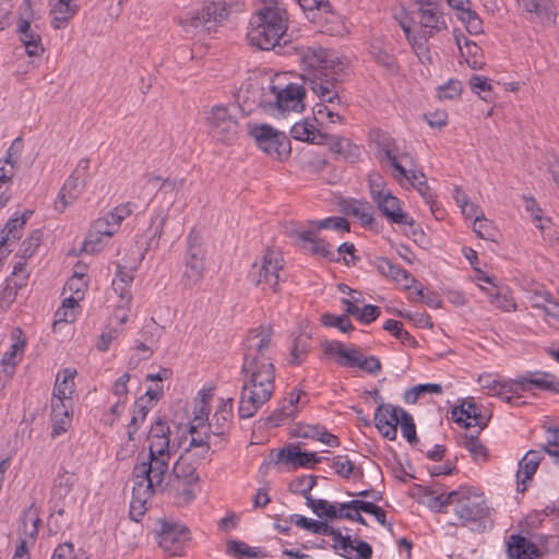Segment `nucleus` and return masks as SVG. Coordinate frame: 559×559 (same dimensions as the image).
Masks as SVG:
<instances>
[{
    "label": "nucleus",
    "mask_w": 559,
    "mask_h": 559,
    "mask_svg": "<svg viewBox=\"0 0 559 559\" xmlns=\"http://www.w3.org/2000/svg\"><path fill=\"white\" fill-rule=\"evenodd\" d=\"M466 32L471 35H480L484 33V22L479 14L472 8V3L455 15Z\"/></svg>",
    "instance_id": "obj_38"
},
{
    "label": "nucleus",
    "mask_w": 559,
    "mask_h": 559,
    "mask_svg": "<svg viewBox=\"0 0 559 559\" xmlns=\"http://www.w3.org/2000/svg\"><path fill=\"white\" fill-rule=\"evenodd\" d=\"M368 183L370 197L373 200V202L380 199L382 195H384L385 192H391L389 189L385 188V182L382 176L379 174L369 175Z\"/></svg>",
    "instance_id": "obj_62"
},
{
    "label": "nucleus",
    "mask_w": 559,
    "mask_h": 559,
    "mask_svg": "<svg viewBox=\"0 0 559 559\" xmlns=\"http://www.w3.org/2000/svg\"><path fill=\"white\" fill-rule=\"evenodd\" d=\"M310 224L318 229L332 228L342 233L349 231V223L344 217H328L321 221H313Z\"/></svg>",
    "instance_id": "obj_61"
},
{
    "label": "nucleus",
    "mask_w": 559,
    "mask_h": 559,
    "mask_svg": "<svg viewBox=\"0 0 559 559\" xmlns=\"http://www.w3.org/2000/svg\"><path fill=\"white\" fill-rule=\"evenodd\" d=\"M305 83L321 100L337 98V83L344 72V62L329 49L320 46L302 47L299 51Z\"/></svg>",
    "instance_id": "obj_3"
},
{
    "label": "nucleus",
    "mask_w": 559,
    "mask_h": 559,
    "mask_svg": "<svg viewBox=\"0 0 559 559\" xmlns=\"http://www.w3.org/2000/svg\"><path fill=\"white\" fill-rule=\"evenodd\" d=\"M272 337V329L259 326L249 331L243 345L241 373L245 376L238 416L240 419L253 417L266 404L274 392L275 367L266 355Z\"/></svg>",
    "instance_id": "obj_1"
},
{
    "label": "nucleus",
    "mask_w": 559,
    "mask_h": 559,
    "mask_svg": "<svg viewBox=\"0 0 559 559\" xmlns=\"http://www.w3.org/2000/svg\"><path fill=\"white\" fill-rule=\"evenodd\" d=\"M248 134L266 155L278 160L287 158L292 152L288 136L267 123H249Z\"/></svg>",
    "instance_id": "obj_6"
},
{
    "label": "nucleus",
    "mask_w": 559,
    "mask_h": 559,
    "mask_svg": "<svg viewBox=\"0 0 559 559\" xmlns=\"http://www.w3.org/2000/svg\"><path fill=\"white\" fill-rule=\"evenodd\" d=\"M302 391L298 393L292 392L288 399H284L278 407L265 418L264 425L267 427H278L286 419L294 417L296 413V404L300 401Z\"/></svg>",
    "instance_id": "obj_31"
},
{
    "label": "nucleus",
    "mask_w": 559,
    "mask_h": 559,
    "mask_svg": "<svg viewBox=\"0 0 559 559\" xmlns=\"http://www.w3.org/2000/svg\"><path fill=\"white\" fill-rule=\"evenodd\" d=\"M544 304H533V307L543 310L545 320L550 326L559 329V302L554 300L549 293L544 296Z\"/></svg>",
    "instance_id": "obj_48"
},
{
    "label": "nucleus",
    "mask_w": 559,
    "mask_h": 559,
    "mask_svg": "<svg viewBox=\"0 0 559 559\" xmlns=\"http://www.w3.org/2000/svg\"><path fill=\"white\" fill-rule=\"evenodd\" d=\"M286 12L278 8L263 7L249 21L247 38L251 46L261 50L273 49L285 38Z\"/></svg>",
    "instance_id": "obj_4"
},
{
    "label": "nucleus",
    "mask_w": 559,
    "mask_h": 559,
    "mask_svg": "<svg viewBox=\"0 0 559 559\" xmlns=\"http://www.w3.org/2000/svg\"><path fill=\"white\" fill-rule=\"evenodd\" d=\"M197 468L198 465L179 456L173 472L177 479L182 480L185 486H192L199 481Z\"/></svg>",
    "instance_id": "obj_40"
},
{
    "label": "nucleus",
    "mask_w": 559,
    "mask_h": 559,
    "mask_svg": "<svg viewBox=\"0 0 559 559\" xmlns=\"http://www.w3.org/2000/svg\"><path fill=\"white\" fill-rule=\"evenodd\" d=\"M112 289L119 296L120 304L117 306V312L119 309H123L128 306L132 299L131 283H122V281H112Z\"/></svg>",
    "instance_id": "obj_63"
},
{
    "label": "nucleus",
    "mask_w": 559,
    "mask_h": 559,
    "mask_svg": "<svg viewBox=\"0 0 559 559\" xmlns=\"http://www.w3.org/2000/svg\"><path fill=\"white\" fill-rule=\"evenodd\" d=\"M270 93L273 99H261L264 108L275 107L281 112H301L305 109L304 99L306 97V88L297 83H288L285 86L275 84L270 85Z\"/></svg>",
    "instance_id": "obj_10"
},
{
    "label": "nucleus",
    "mask_w": 559,
    "mask_h": 559,
    "mask_svg": "<svg viewBox=\"0 0 559 559\" xmlns=\"http://www.w3.org/2000/svg\"><path fill=\"white\" fill-rule=\"evenodd\" d=\"M464 447L469 451L473 460L485 461L488 456L487 448L481 443L478 437H465Z\"/></svg>",
    "instance_id": "obj_60"
},
{
    "label": "nucleus",
    "mask_w": 559,
    "mask_h": 559,
    "mask_svg": "<svg viewBox=\"0 0 559 559\" xmlns=\"http://www.w3.org/2000/svg\"><path fill=\"white\" fill-rule=\"evenodd\" d=\"M24 340H16L7 352L0 361V372H3L5 377H11L15 366L21 359V355L25 347Z\"/></svg>",
    "instance_id": "obj_39"
},
{
    "label": "nucleus",
    "mask_w": 559,
    "mask_h": 559,
    "mask_svg": "<svg viewBox=\"0 0 559 559\" xmlns=\"http://www.w3.org/2000/svg\"><path fill=\"white\" fill-rule=\"evenodd\" d=\"M543 452L537 450H530L519 463V471L516 473L518 491L524 492L526 490V481L531 480L536 473L537 467L543 459Z\"/></svg>",
    "instance_id": "obj_29"
},
{
    "label": "nucleus",
    "mask_w": 559,
    "mask_h": 559,
    "mask_svg": "<svg viewBox=\"0 0 559 559\" xmlns=\"http://www.w3.org/2000/svg\"><path fill=\"white\" fill-rule=\"evenodd\" d=\"M431 35L419 33L412 34L409 38H406L408 44L411 45L413 51L419 58L421 62H431V53L429 48V38Z\"/></svg>",
    "instance_id": "obj_47"
},
{
    "label": "nucleus",
    "mask_w": 559,
    "mask_h": 559,
    "mask_svg": "<svg viewBox=\"0 0 559 559\" xmlns=\"http://www.w3.org/2000/svg\"><path fill=\"white\" fill-rule=\"evenodd\" d=\"M325 460L324 457L318 456L313 452L300 451L298 447L293 445L288 448L280 449L275 453V459L273 460L275 464L280 462H284L286 465L290 466L293 469L298 467H307L311 468L316 464Z\"/></svg>",
    "instance_id": "obj_15"
},
{
    "label": "nucleus",
    "mask_w": 559,
    "mask_h": 559,
    "mask_svg": "<svg viewBox=\"0 0 559 559\" xmlns=\"http://www.w3.org/2000/svg\"><path fill=\"white\" fill-rule=\"evenodd\" d=\"M290 135L295 140L312 144H323L326 138V134L319 132L314 124L307 120L296 122L290 129Z\"/></svg>",
    "instance_id": "obj_36"
},
{
    "label": "nucleus",
    "mask_w": 559,
    "mask_h": 559,
    "mask_svg": "<svg viewBox=\"0 0 559 559\" xmlns=\"http://www.w3.org/2000/svg\"><path fill=\"white\" fill-rule=\"evenodd\" d=\"M226 552L237 559L253 558L260 559L266 555L260 548H251L246 543L240 540H228L226 544Z\"/></svg>",
    "instance_id": "obj_42"
},
{
    "label": "nucleus",
    "mask_w": 559,
    "mask_h": 559,
    "mask_svg": "<svg viewBox=\"0 0 559 559\" xmlns=\"http://www.w3.org/2000/svg\"><path fill=\"white\" fill-rule=\"evenodd\" d=\"M393 19L397 22V24L403 29L405 37L409 38L412 33V23L413 17L408 13V11L404 7H394L391 10Z\"/></svg>",
    "instance_id": "obj_58"
},
{
    "label": "nucleus",
    "mask_w": 559,
    "mask_h": 559,
    "mask_svg": "<svg viewBox=\"0 0 559 559\" xmlns=\"http://www.w3.org/2000/svg\"><path fill=\"white\" fill-rule=\"evenodd\" d=\"M508 552L514 559H537L542 557V549L537 542L513 534L508 542Z\"/></svg>",
    "instance_id": "obj_24"
},
{
    "label": "nucleus",
    "mask_w": 559,
    "mask_h": 559,
    "mask_svg": "<svg viewBox=\"0 0 559 559\" xmlns=\"http://www.w3.org/2000/svg\"><path fill=\"white\" fill-rule=\"evenodd\" d=\"M62 380L60 373L57 376L53 394L51 400H61L62 402L72 403V394L74 392V377L76 370L72 368H64L62 371Z\"/></svg>",
    "instance_id": "obj_34"
},
{
    "label": "nucleus",
    "mask_w": 559,
    "mask_h": 559,
    "mask_svg": "<svg viewBox=\"0 0 559 559\" xmlns=\"http://www.w3.org/2000/svg\"><path fill=\"white\" fill-rule=\"evenodd\" d=\"M153 408V404L148 405L144 403V397H140L135 401L133 406V413L130 424L128 425V437L129 440L133 441L134 435L138 432L140 426L145 420L150 409Z\"/></svg>",
    "instance_id": "obj_44"
},
{
    "label": "nucleus",
    "mask_w": 559,
    "mask_h": 559,
    "mask_svg": "<svg viewBox=\"0 0 559 559\" xmlns=\"http://www.w3.org/2000/svg\"><path fill=\"white\" fill-rule=\"evenodd\" d=\"M369 53L379 67H382L392 74L399 72V61L393 55L392 49L383 40L379 38L372 39L369 45Z\"/></svg>",
    "instance_id": "obj_25"
},
{
    "label": "nucleus",
    "mask_w": 559,
    "mask_h": 559,
    "mask_svg": "<svg viewBox=\"0 0 559 559\" xmlns=\"http://www.w3.org/2000/svg\"><path fill=\"white\" fill-rule=\"evenodd\" d=\"M451 418L457 425H462L465 428L471 427L472 424L468 419L474 420V426L484 429L487 426L488 418H486L478 406L474 402H464L460 406H456L451 412Z\"/></svg>",
    "instance_id": "obj_21"
},
{
    "label": "nucleus",
    "mask_w": 559,
    "mask_h": 559,
    "mask_svg": "<svg viewBox=\"0 0 559 559\" xmlns=\"http://www.w3.org/2000/svg\"><path fill=\"white\" fill-rule=\"evenodd\" d=\"M163 329V326L158 325L156 321L151 318L150 322L142 328L141 334L145 342L154 344L160 338Z\"/></svg>",
    "instance_id": "obj_64"
},
{
    "label": "nucleus",
    "mask_w": 559,
    "mask_h": 559,
    "mask_svg": "<svg viewBox=\"0 0 559 559\" xmlns=\"http://www.w3.org/2000/svg\"><path fill=\"white\" fill-rule=\"evenodd\" d=\"M117 233L111 228V222L106 214L97 218L88 230L87 237L83 243L85 252H98L103 248V237H112Z\"/></svg>",
    "instance_id": "obj_18"
},
{
    "label": "nucleus",
    "mask_w": 559,
    "mask_h": 559,
    "mask_svg": "<svg viewBox=\"0 0 559 559\" xmlns=\"http://www.w3.org/2000/svg\"><path fill=\"white\" fill-rule=\"evenodd\" d=\"M325 353L337 355L343 360L340 364L344 367H357L364 369L366 358L357 348H346L342 342L333 341L325 347Z\"/></svg>",
    "instance_id": "obj_30"
},
{
    "label": "nucleus",
    "mask_w": 559,
    "mask_h": 559,
    "mask_svg": "<svg viewBox=\"0 0 559 559\" xmlns=\"http://www.w3.org/2000/svg\"><path fill=\"white\" fill-rule=\"evenodd\" d=\"M321 322L325 326L337 328L344 333H348L355 329L350 320L346 318V314L335 316L331 313H324L321 317Z\"/></svg>",
    "instance_id": "obj_55"
},
{
    "label": "nucleus",
    "mask_w": 559,
    "mask_h": 559,
    "mask_svg": "<svg viewBox=\"0 0 559 559\" xmlns=\"http://www.w3.org/2000/svg\"><path fill=\"white\" fill-rule=\"evenodd\" d=\"M205 270V249L202 236L192 229L187 236V251L185 254V272L182 281L185 286L193 287L203 277Z\"/></svg>",
    "instance_id": "obj_9"
},
{
    "label": "nucleus",
    "mask_w": 559,
    "mask_h": 559,
    "mask_svg": "<svg viewBox=\"0 0 559 559\" xmlns=\"http://www.w3.org/2000/svg\"><path fill=\"white\" fill-rule=\"evenodd\" d=\"M43 231L40 229L32 231V234L21 245V258L23 260L31 258L39 247Z\"/></svg>",
    "instance_id": "obj_57"
},
{
    "label": "nucleus",
    "mask_w": 559,
    "mask_h": 559,
    "mask_svg": "<svg viewBox=\"0 0 559 559\" xmlns=\"http://www.w3.org/2000/svg\"><path fill=\"white\" fill-rule=\"evenodd\" d=\"M148 453H139L132 469L133 488L130 503V516L139 521L146 510L152 496L164 490V478L169 468L171 451L170 427L164 417H158L147 433Z\"/></svg>",
    "instance_id": "obj_2"
},
{
    "label": "nucleus",
    "mask_w": 559,
    "mask_h": 559,
    "mask_svg": "<svg viewBox=\"0 0 559 559\" xmlns=\"http://www.w3.org/2000/svg\"><path fill=\"white\" fill-rule=\"evenodd\" d=\"M323 145H328L330 147L337 160L354 164L358 162L361 155L360 146L346 138L326 134L325 143H323Z\"/></svg>",
    "instance_id": "obj_19"
},
{
    "label": "nucleus",
    "mask_w": 559,
    "mask_h": 559,
    "mask_svg": "<svg viewBox=\"0 0 559 559\" xmlns=\"http://www.w3.org/2000/svg\"><path fill=\"white\" fill-rule=\"evenodd\" d=\"M85 182L86 180H83L82 176L72 173L66 180L55 201V210L62 213L68 205L72 204L81 194Z\"/></svg>",
    "instance_id": "obj_20"
},
{
    "label": "nucleus",
    "mask_w": 559,
    "mask_h": 559,
    "mask_svg": "<svg viewBox=\"0 0 559 559\" xmlns=\"http://www.w3.org/2000/svg\"><path fill=\"white\" fill-rule=\"evenodd\" d=\"M26 219V214H23L21 217H12L8 221L3 230L5 231V236L2 237L0 241V250H2L9 240H19L21 238L22 228L25 225Z\"/></svg>",
    "instance_id": "obj_50"
},
{
    "label": "nucleus",
    "mask_w": 559,
    "mask_h": 559,
    "mask_svg": "<svg viewBox=\"0 0 559 559\" xmlns=\"http://www.w3.org/2000/svg\"><path fill=\"white\" fill-rule=\"evenodd\" d=\"M190 539V531L185 525L163 522L157 533L158 545L169 556H181L186 543Z\"/></svg>",
    "instance_id": "obj_12"
},
{
    "label": "nucleus",
    "mask_w": 559,
    "mask_h": 559,
    "mask_svg": "<svg viewBox=\"0 0 559 559\" xmlns=\"http://www.w3.org/2000/svg\"><path fill=\"white\" fill-rule=\"evenodd\" d=\"M531 538L537 542L539 549H542V557L544 554L557 551L559 549V536L557 535L535 533L531 535Z\"/></svg>",
    "instance_id": "obj_59"
},
{
    "label": "nucleus",
    "mask_w": 559,
    "mask_h": 559,
    "mask_svg": "<svg viewBox=\"0 0 559 559\" xmlns=\"http://www.w3.org/2000/svg\"><path fill=\"white\" fill-rule=\"evenodd\" d=\"M326 104H318L316 106L314 119L319 121L324 117L330 120L332 123H341L343 122L342 112L347 110V102L344 100V97L340 94V85L337 84V98H333L331 100H321Z\"/></svg>",
    "instance_id": "obj_26"
},
{
    "label": "nucleus",
    "mask_w": 559,
    "mask_h": 559,
    "mask_svg": "<svg viewBox=\"0 0 559 559\" xmlns=\"http://www.w3.org/2000/svg\"><path fill=\"white\" fill-rule=\"evenodd\" d=\"M71 404L69 402H62L59 400H51V419H52V430L51 436L55 438L66 432L71 423L70 408Z\"/></svg>",
    "instance_id": "obj_32"
},
{
    "label": "nucleus",
    "mask_w": 559,
    "mask_h": 559,
    "mask_svg": "<svg viewBox=\"0 0 559 559\" xmlns=\"http://www.w3.org/2000/svg\"><path fill=\"white\" fill-rule=\"evenodd\" d=\"M478 381L483 389L487 390L488 395L498 396L511 406H520L525 404L522 394L519 392L518 379L511 380L509 382H500L498 380L491 379L490 376H487L480 377Z\"/></svg>",
    "instance_id": "obj_14"
},
{
    "label": "nucleus",
    "mask_w": 559,
    "mask_h": 559,
    "mask_svg": "<svg viewBox=\"0 0 559 559\" xmlns=\"http://www.w3.org/2000/svg\"><path fill=\"white\" fill-rule=\"evenodd\" d=\"M374 203L391 224L408 225L412 228L415 226L414 219L402 210L400 200L391 192H385Z\"/></svg>",
    "instance_id": "obj_16"
},
{
    "label": "nucleus",
    "mask_w": 559,
    "mask_h": 559,
    "mask_svg": "<svg viewBox=\"0 0 559 559\" xmlns=\"http://www.w3.org/2000/svg\"><path fill=\"white\" fill-rule=\"evenodd\" d=\"M374 142L379 148L377 158L380 163L388 160L395 156L396 144L395 140L390 136L386 132L377 131L374 134Z\"/></svg>",
    "instance_id": "obj_46"
},
{
    "label": "nucleus",
    "mask_w": 559,
    "mask_h": 559,
    "mask_svg": "<svg viewBox=\"0 0 559 559\" xmlns=\"http://www.w3.org/2000/svg\"><path fill=\"white\" fill-rule=\"evenodd\" d=\"M389 277L401 285L404 289H409L417 282L416 278L401 265L392 264Z\"/></svg>",
    "instance_id": "obj_54"
},
{
    "label": "nucleus",
    "mask_w": 559,
    "mask_h": 559,
    "mask_svg": "<svg viewBox=\"0 0 559 559\" xmlns=\"http://www.w3.org/2000/svg\"><path fill=\"white\" fill-rule=\"evenodd\" d=\"M226 17L227 9L225 2L204 1L200 9L189 11L183 16H180L178 24L187 33L197 29L211 31Z\"/></svg>",
    "instance_id": "obj_7"
},
{
    "label": "nucleus",
    "mask_w": 559,
    "mask_h": 559,
    "mask_svg": "<svg viewBox=\"0 0 559 559\" xmlns=\"http://www.w3.org/2000/svg\"><path fill=\"white\" fill-rule=\"evenodd\" d=\"M307 507H309L314 514L319 518H328V519H342V514L345 509L337 510L334 504H331L329 501L324 499H313L312 497H307Z\"/></svg>",
    "instance_id": "obj_43"
},
{
    "label": "nucleus",
    "mask_w": 559,
    "mask_h": 559,
    "mask_svg": "<svg viewBox=\"0 0 559 559\" xmlns=\"http://www.w3.org/2000/svg\"><path fill=\"white\" fill-rule=\"evenodd\" d=\"M317 485V477L313 475H304L296 477L293 479L289 485L288 489L293 493L301 495L307 500V497L310 496V491L312 488Z\"/></svg>",
    "instance_id": "obj_51"
},
{
    "label": "nucleus",
    "mask_w": 559,
    "mask_h": 559,
    "mask_svg": "<svg viewBox=\"0 0 559 559\" xmlns=\"http://www.w3.org/2000/svg\"><path fill=\"white\" fill-rule=\"evenodd\" d=\"M341 509H357L358 511L371 514L380 524L386 526L390 531L392 530V523L386 522V512L372 502L355 499L341 503Z\"/></svg>",
    "instance_id": "obj_37"
},
{
    "label": "nucleus",
    "mask_w": 559,
    "mask_h": 559,
    "mask_svg": "<svg viewBox=\"0 0 559 559\" xmlns=\"http://www.w3.org/2000/svg\"><path fill=\"white\" fill-rule=\"evenodd\" d=\"M370 210H371L370 205H368L367 203H361V202H357V201L348 203L344 207V212L347 215H353V216L357 217L360 221L362 226H370L374 221L372 212Z\"/></svg>",
    "instance_id": "obj_49"
},
{
    "label": "nucleus",
    "mask_w": 559,
    "mask_h": 559,
    "mask_svg": "<svg viewBox=\"0 0 559 559\" xmlns=\"http://www.w3.org/2000/svg\"><path fill=\"white\" fill-rule=\"evenodd\" d=\"M20 19L17 31L21 35V41L24 44L26 53L31 57L39 56L44 52L40 36L31 29V20L33 17V7L31 0H24L20 7Z\"/></svg>",
    "instance_id": "obj_13"
},
{
    "label": "nucleus",
    "mask_w": 559,
    "mask_h": 559,
    "mask_svg": "<svg viewBox=\"0 0 559 559\" xmlns=\"http://www.w3.org/2000/svg\"><path fill=\"white\" fill-rule=\"evenodd\" d=\"M445 503L453 506L461 525L476 524L479 532L486 530L485 521L490 518L491 509L479 489L462 486L445 496Z\"/></svg>",
    "instance_id": "obj_5"
},
{
    "label": "nucleus",
    "mask_w": 559,
    "mask_h": 559,
    "mask_svg": "<svg viewBox=\"0 0 559 559\" xmlns=\"http://www.w3.org/2000/svg\"><path fill=\"white\" fill-rule=\"evenodd\" d=\"M211 445L200 444V447H190L186 449L185 453L180 456L195 465H201L210 455Z\"/></svg>",
    "instance_id": "obj_56"
},
{
    "label": "nucleus",
    "mask_w": 559,
    "mask_h": 559,
    "mask_svg": "<svg viewBox=\"0 0 559 559\" xmlns=\"http://www.w3.org/2000/svg\"><path fill=\"white\" fill-rule=\"evenodd\" d=\"M233 407V399L222 401L211 421L207 424V428L213 436L228 437L231 419L234 417Z\"/></svg>",
    "instance_id": "obj_22"
},
{
    "label": "nucleus",
    "mask_w": 559,
    "mask_h": 559,
    "mask_svg": "<svg viewBox=\"0 0 559 559\" xmlns=\"http://www.w3.org/2000/svg\"><path fill=\"white\" fill-rule=\"evenodd\" d=\"M335 473L343 478L354 477L355 479H362L364 471L348 459L347 455H337L332 463Z\"/></svg>",
    "instance_id": "obj_45"
},
{
    "label": "nucleus",
    "mask_w": 559,
    "mask_h": 559,
    "mask_svg": "<svg viewBox=\"0 0 559 559\" xmlns=\"http://www.w3.org/2000/svg\"><path fill=\"white\" fill-rule=\"evenodd\" d=\"M374 426L379 430V432L388 440L393 441L396 439L397 429L394 424L388 418V406L386 404L381 403L374 412Z\"/></svg>",
    "instance_id": "obj_41"
},
{
    "label": "nucleus",
    "mask_w": 559,
    "mask_h": 559,
    "mask_svg": "<svg viewBox=\"0 0 559 559\" xmlns=\"http://www.w3.org/2000/svg\"><path fill=\"white\" fill-rule=\"evenodd\" d=\"M283 260L278 254L267 249L260 260L254 261L250 267L248 278L263 290L271 289L273 293L280 290V272L283 269Z\"/></svg>",
    "instance_id": "obj_8"
},
{
    "label": "nucleus",
    "mask_w": 559,
    "mask_h": 559,
    "mask_svg": "<svg viewBox=\"0 0 559 559\" xmlns=\"http://www.w3.org/2000/svg\"><path fill=\"white\" fill-rule=\"evenodd\" d=\"M518 380L520 394L522 392L532 391L533 389L559 393V379L548 372H528L526 376L518 378Z\"/></svg>",
    "instance_id": "obj_17"
},
{
    "label": "nucleus",
    "mask_w": 559,
    "mask_h": 559,
    "mask_svg": "<svg viewBox=\"0 0 559 559\" xmlns=\"http://www.w3.org/2000/svg\"><path fill=\"white\" fill-rule=\"evenodd\" d=\"M78 9L79 7L73 0H59L50 12L52 15L50 22L51 26L55 29L63 28L76 14Z\"/></svg>",
    "instance_id": "obj_35"
},
{
    "label": "nucleus",
    "mask_w": 559,
    "mask_h": 559,
    "mask_svg": "<svg viewBox=\"0 0 559 559\" xmlns=\"http://www.w3.org/2000/svg\"><path fill=\"white\" fill-rule=\"evenodd\" d=\"M333 538V548L335 550H342L341 555L345 558L352 559L348 555L353 551H357V557L361 559H370L372 557L371 546L364 540L357 542L356 546L353 545L352 537L342 535L340 530L334 528V534H331Z\"/></svg>",
    "instance_id": "obj_23"
},
{
    "label": "nucleus",
    "mask_w": 559,
    "mask_h": 559,
    "mask_svg": "<svg viewBox=\"0 0 559 559\" xmlns=\"http://www.w3.org/2000/svg\"><path fill=\"white\" fill-rule=\"evenodd\" d=\"M299 239L304 242L302 248L312 255L324 258L329 261H338L335 257L332 245L321 238H317L311 230L298 231Z\"/></svg>",
    "instance_id": "obj_28"
},
{
    "label": "nucleus",
    "mask_w": 559,
    "mask_h": 559,
    "mask_svg": "<svg viewBox=\"0 0 559 559\" xmlns=\"http://www.w3.org/2000/svg\"><path fill=\"white\" fill-rule=\"evenodd\" d=\"M419 23L424 34L435 36L437 33L447 29V22L439 5L418 9Z\"/></svg>",
    "instance_id": "obj_27"
},
{
    "label": "nucleus",
    "mask_w": 559,
    "mask_h": 559,
    "mask_svg": "<svg viewBox=\"0 0 559 559\" xmlns=\"http://www.w3.org/2000/svg\"><path fill=\"white\" fill-rule=\"evenodd\" d=\"M75 481V474L70 473L61 467L60 472L53 479V485L50 491V502H56V507H58L59 502L63 501L64 498L72 491Z\"/></svg>",
    "instance_id": "obj_33"
},
{
    "label": "nucleus",
    "mask_w": 559,
    "mask_h": 559,
    "mask_svg": "<svg viewBox=\"0 0 559 559\" xmlns=\"http://www.w3.org/2000/svg\"><path fill=\"white\" fill-rule=\"evenodd\" d=\"M401 430L403 436L409 442L411 445L418 444L419 440L416 435V426L414 419L409 413L401 409Z\"/></svg>",
    "instance_id": "obj_53"
},
{
    "label": "nucleus",
    "mask_w": 559,
    "mask_h": 559,
    "mask_svg": "<svg viewBox=\"0 0 559 559\" xmlns=\"http://www.w3.org/2000/svg\"><path fill=\"white\" fill-rule=\"evenodd\" d=\"M310 348V337L307 335L297 336L290 349V364L300 365L307 357Z\"/></svg>",
    "instance_id": "obj_52"
},
{
    "label": "nucleus",
    "mask_w": 559,
    "mask_h": 559,
    "mask_svg": "<svg viewBox=\"0 0 559 559\" xmlns=\"http://www.w3.org/2000/svg\"><path fill=\"white\" fill-rule=\"evenodd\" d=\"M204 114L209 133L213 139L223 143H230L236 139L238 121L227 106L215 105Z\"/></svg>",
    "instance_id": "obj_11"
}]
</instances>
